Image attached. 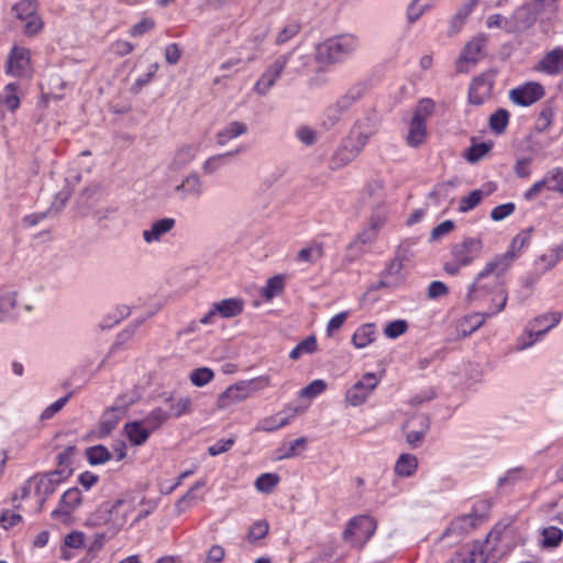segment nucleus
I'll use <instances>...</instances> for the list:
<instances>
[{"instance_id": "nucleus-1", "label": "nucleus", "mask_w": 563, "mask_h": 563, "mask_svg": "<svg viewBox=\"0 0 563 563\" xmlns=\"http://www.w3.org/2000/svg\"><path fill=\"white\" fill-rule=\"evenodd\" d=\"M510 267L511 255H495L494 258L486 263L470 286L466 296L468 301H483L486 297H489L488 309L475 316L479 318V321L473 330L481 327L485 318L493 317L505 309L508 295L505 288L504 275Z\"/></svg>"}, {"instance_id": "nucleus-2", "label": "nucleus", "mask_w": 563, "mask_h": 563, "mask_svg": "<svg viewBox=\"0 0 563 563\" xmlns=\"http://www.w3.org/2000/svg\"><path fill=\"white\" fill-rule=\"evenodd\" d=\"M357 48V40L352 35L331 37L317 48V57L321 62L338 63L353 54Z\"/></svg>"}, {"instance_id": "nucleus-3", "label": "nucleus", "mask_w": 563, "mask_h": 563, "mask_svg": "<svg viewBox=\"0 0 563 563\" xmlns=\"http://www.w3.org/2000/svg\"><path fill=\"white\" fill-rule=\"evenodd\" d=\"M131 506L118 499L113 504H103L91 517L93 525L103 522L109 527L111 534H115L126 522Z\"/></svg>"}, {"instance_id": "nucleus-4", "label": "nucleus", "mask_w": 563, "mask_h": 563, "mask_svg": "<svg viewBox=\"0 0 563 563\" xmlns=\"http://www.w3.org/2000/svg\"><path fill=\"white\" fill-rule=\"evenodd\" d=\"M376 527V521L372 517L357 516L349 521L343 538L352 545L362 548L374 534Z\"/></svg>"}, {"instance_id": "nucleus-5", "label": "nucleus", "mask_w": 563, "mask_h": 563, "mask_svg": "<svg viewBox=\"0 0 563 563\" xmlns=\"http://www.w3.org/2000/svg\"><path fill=\"white\" fill-rule=\"evenodd\" d=\"M375 133L376 128L374 125H358L352 131L351 136L345 142L343 148L336 153V156L341 157L343 163H349L360 154Z\"/></svg>"}, {"instance_id": "nucleus-6", "label": "nucleus", "mask_w": 563, "mask_h": 563, "mask_svg": "<svg viewBox=\"0 0 563 563\" xmlns=\"http://www.w3.org/2000/svg\"><path fill=\"white\" fill-rule=\"evenodd\" d=\"M67 477H69L68 470L53 471L33 477L34 492L38 497V511L42 510L46 499L56 490V487Z\"/></svg>"}, {"instance_id": "nucleus-7", "label": "nucleus", "mask_w": 563, "mask_h": 563, "mask_svg": "<svg viewBox=\"0 0 563 563\" xmlns=\"http://www.w3.org/2000/svg\"><path fill=\"white\" fill-rule=\"evenodd\" d=\"M291 55L292 53L280 55L267 67L254 86L256 93L260 96L268 93L284 71Z\"/></svg>"}, {"instance_id": "nucleus-8", "label": "nucleus", "mask_w": 563, "mask_h": 563, "mask_svg": "<svg viewBox=\"0 0 563 563\" xmlns=\"http://www.w3.org/2000/svg\"><path fill=\"white\" fill-rule=\"evenodd\" d=\"M544 93V88L541 84L530 81L510 90L509 98L516 104L528 107L540 100Z\"/></svg>"}, {"instance_id": "nucleus-9", "label": "nucleus", "mask_w": 563, "mask_h": 563, "mask_svg": "<svg viewBox=\"0 0 563 563\" xmlns=\"http://www.w3.org/2000/svg\"><path fill=\"white\" fill-rule=\"evenodd\" d=\"M378 384V378L374 373H366L363 378L357 382L346 393V401L352 406L362 405L368 395L375 389Z\"/></svg>"}, {"instance_id": "nucleus-10", "label": "nucleus", "mask_w": 563, "mask_h": 563, "mask_svg": "<svg viewBox=\"0 0 563 563\" xmlns=\"http://www.w3.org/2000/svg\"><path fill=\"white\" fill-rule=\"evenodd\" d=\"M482 249L481 239L466 238L463 242L453 245L451 253L455 261L467 266L479 255Z\"/></svg>"}, {"instance_id": "nucleus-11", "label": "nucleus", "mask_w": 563, "mask_h": 563, "mask_svg": "<svg viewBox=\"0 0 563 563\" xmlns=\"http://www.w3.org/2000/svg\"><path fill=\"white\" fill-rule=\"evenodd\" d=\"M486 37L484 35H478L473 37L464 47V51L457 62V70L461 73L468 71V68L465 67V64L475 65L481 56L484 47L486 46Z\"/></svg>"}, {"instance_id": "nucleus-12", "label": "nucleus", "mask_w": 563, "mask_h": 563, "mask_svg": "<svg viewBox=\"0 0 563 563\" xmlns=\"http://www.w3.org/2000/svg\"><path fill=\"white\" fill-rule=\"evenodd\" d=\"M81 503V492L74 487L66 490L60 498L59 507L53 510L52 517L66 522L71 511Z\"/></svg>"}, {"instance_id": "nucleus-13", "label": "nucleus", "mask_w": 563, "mask_h": 563, "mask_svg": "<svg viewBox=\"0 0 563 563\" xmlns=\"http://www.w3.org/2000/svg\"><path fill=\"white\" fill-rule=\"evenodd\" d=\"M494 84V75L482 74L473 79L468 98L474 104H482L489 96Z\"/></svg>"}, {"instance_id": "nucleus-14", "label": "nucleus", "mask_w": 563, "mask_h": 563, "mask_svg": "<svg viewBox=\"0 0 563 563\" xmlns=\"http://www.w3.org/2000/svg\"><path fill=\"white\" fill-rule=\"evenodd\" d=\"M250 398L246 386L242 380L229 386L222 394L219 395L217 407L219 409H227L233 405L242 402Z\"/></svg>"}, {"instance_id": "nucleus-15", "label": "nucleus", "mask_w": 563, "mask_h": 563, "mask_svg": "<svg viewBox=\"0 0 563 563\" xmlns=\"http://www.w3.org/2000/svg\"><path fill=\"white\" fill-rule=\"evenodd\" d=\"M176 225L174 218H162L151 223L148 229L142 232V238L145 243H157L162 238L170 232Z\"/></svg>"}, {"instance_id": "nucleus-16", "label": "nucleus", "mask_w": 563, "mask_h": 563, "mask_svg": "<svg viewBox=\"0 0 563 563\" xmlns=\"http://www.w3.org/2000/svg\"><path fill=\"white\" fill-rule=\"evenodd\" d=\"M406 275L404 273V266L401 263L396 262L393 260L389 265L387 266L386 271L382 274V278L378 282L377 286L374 287V289L379 288H394L402 284L405 280Z\"/></svg>"}, {"instance_id": "nucleus-17", "label": "nucleus", "mask_w": 563, "mask_h": 563, "mask_svg": "<svg viewBox=\"0 0 563 563\" xmlns=\"http://www.w3.org/2000/svg\"><path fill=\"white\" fill-rule=\"evenodd\" d=\"M560 312H551L537 317L530 322L528 328L529 336L536 335L537 338L545 334L550 329L555 327L561 320Z\"/></svg>"}, {"instance_id": "nucleus-18", "label": "nucleus", "mask_w": 563, "mask_h": 563, "mask_svg": "<svg viewBox=\"0 0 563 563\" xmlns=\"http://www.w3.org/2000/svg\"><path fill=\"white\" fill-rule=\"evenodd\" d=\"M510 19V29H514L515 32H521L532 26L538 18L534 15L528 3H525L523 5L515 10Z\"/></svg>"}, {"instance_id": "nucleus-19", "label": "nucleus", "mask_w": 563, "mask_h": 563, "mask_svg": "<svg viewBox=\"0 0 563 563\" xmlns=\"http://www.w3.org/2000/svg\"><path fill=\"white\" fill-rule=\"evenodd\" d=\"M249 131L247 125L244 122L232 121L224 125L217 134L216 141L220 146H224L231 140L236 139Z\"/></svg>"}, {"instance_id": "nucleus-20", "label": "nucleus", "mask_w": 563, "mask_h": 563, "mask_svg": "<svg viewBox=\"0 0 563 563\" xmlns=\"http://www.w3.org/2000/svg\"><path fill=\"white\" fill-rule=\"evenodd\" d=\"M125 413V408L122 406H113L107 409L100 421V434L102 437L110 434V432L115 429L119 421L122 419Z\"/></svg>"}, {"instance_id": "nucleus-21", "label": "nucleus", "mask_w": 563, "mask_h": 563, "mask_svg": "<svg viewBox=\"0 0 563 563\" xmlns=\"http://www.w3.org/2000/svg\"><path fill=\"white\" fill-rule=\"evenodd\" d=\"M29 65V53L25 49L14 47L9 56L7 70L13 76L24 74Z\"/></svg>"}, {"instance_id": "nucleus-22", "label": "nucleus", "mask_w": 563, "mask_h": 563, "mask_svg": "<svg viewBox=\"0 0 563 563\" xmlns=\"http://www.w3.org/2000/svg\"><path fill=\"white\" fill-rule=\"evenodd\" d=\"M540 67L549 75H556L563 71V48L556 47L544 55Z\"/></svg>"}, {"instance_id": "nucleus-23", "label": "nucleus", "mask_w": 563, "mask_h": 563, "mask_svg": "<svg viewBox=\"0 0 563 563\" xmlns=\"http://www.w3.org/2000/svg\"><path fill=\"white\" fill-rule=\"evenodd\" d=\"M175 191L183 194L185 197L200 198L203 192L202 181L196 173H192L176 186Z\"/></svg>"}, {"instance_id": "nucleus-24", "label": "nucleus", "mask_w": 563, "mask_h": 563, "mask_svg": "<svg viewBox=\"0 0 563 563\" xmlns=\"http://www.w3.org/2000/svg\"><path fill=\"white\" fill-rule=\"evenodd\" d=\"M197 153L198 146L196 145H184L179 147L173 157L169 168L175 172L181 170L195 159Z\"/></svg>"}, {"instance_id": "nucleus-25", "label": "nucleus", "mask_w": 563, "mask_h": 563, "mask_svg": "<svg viewBox=\"0 0 563 563\" xmlns=\"http://www.w3.org/2000/svg\"><path fill=\"white\" fill-rule=\"evenodd\" d=\"M366 85L364 82H357L352 86L342 97L338 99L336 110L347 111L357 100H360L365 93Z\"/></svg>"}, {"instance_id": "nucleus-26", "label": "nucleus", "mask_w": 563, "mask_h": 563, "mask_svg": "<svg viewBox=\"0 0 563 563\" xmlns=\"http://www.w3.org/2000/svg\"><path fill=\"white\" fill-rule=\"evenodd\" d=\"M214 306L222 318H233L242 313L244 301L240 298H228L214 302Z\"/></svg>"}, {"instance_id": "nucleus-27", "label": "nucleus", "mask_w": 563, "mask_h": 563, "mask_svg": "<svg viewBox=\"0 0 563 563\" xmlns=\"http://www.w3.org/2000/svg\"><path fill=\"white\" fill-rule=\"evenodd\" d=\"M125 431L129 440L135 444H143L152 433L150 428L144 424V421H134L125 424Z\"/></svg>"}, {"instance_id": "nucleus-28", "label": "nucleus", "mask_w": 563, "mask_h": 563, "mask_svg": "<svg viewBox=\"0 0 563 563\" xmlns=\"http://www.w3.org/2000/svg\"><path fill=\"white\" fill-rule=\"evenodd\" d=\"M415 420L419 421L420 428L418 430L408 431L406 434V440H407L408 444L411 445L412 448H416L419 445V443L422 441V439L424 438V434L427 433V431L429 429V420L424 416H420L412 420H408L404 424V428L405 429L409 428L413 423Z\"/></svg>"}, {"instance_id": "nucleus-29", "label": "nucleus", "mask_w": 563, "mask_h": 563, "mask_svg": "<svg viewBox=\"0 0 563 563\" xmlns=\"http://www.w3.org/2000/svg\"><path fill=\"white\" fill-rule=\"evenodd\" d=\"M495 190V187L489 185L488 189L484 191L483 189H475L470 192L468 196L462 197L460 200L459 211L460 212H468L474 209L485 196H488L490 192Z\"/></svg>"}, {"instance_id": "nucleus-30", "label": "nucleus", "mask_w": 563, "mask_h": 563, "mask_svg": "<svg viewBox=\"0 0 563 563\" xmlns=\"http://www.w3.org/2000/svg\"><path fill=\"white\" fill-rule=\"evenodd\" d=\"M376 338L373 323H366L357 328L352 336V343L356 349L366 347Z\"/></svg>"}, {"instance_id": "nucleus-31", "label": "nucleus", "mask_w": 563, "mask_h": 563, "mask_svg": "<svg viewBox=\"0 0 563 563\" xmlns=\"http://www.w3.org/2000/svg\"><path fill=\"white\" fill-rule=\"evenodd\" d=\"M99 196L100 192L98 187H88L79 194L77 198V206L82 216L96 206Z\"/></svg>"}, {"instance_id": "nucleus-32", "label": "nucleus", "mask_w": 563, "mask_h": 563, "mask_svg": "<svg viewBox=\"0 0 563 563\" xmlns=\"http://www.w3.org/2000/svg\"><path fill=\"white\" fill-rule=\"evenodd\" d=\"M417 467V457L412 454L404 453L398 457L395 464V473L402 477H409L416 472Z\"/></svg>"}, {"instance_id": "nucleus-33", "label": "nucleus", "mask_w": 563, "mask_h": 563, "mask_svg": "<svg viewBox=\"0 0 563 563\" xmlns=\"http://www.w3.org/2000/svg\"><path fill=\"white\" fill-rule=\"evenodd\" d=\"M427 136L426 123L411 120L407 144L411 147L421 145Z\"/></svg>"}, {"instance_id": "nucleus-34", "label": "nucleus", "mask_w": 563, "mask_h": 563, "mask_svg": "<svg viewBox=\"0 0 563 563\" xmlns=\"http://www.w3.org/2000/svg\"><path fill=\"white\" fill-rule=\"evenodd\" d=\"M318 344L314 335H309L299 342L289 353V357L294 361L299 360L305 354H312L317 351Z\"/></svg>"}, {"instance_id": "nucleus-35", "label": "nucleus", "mask_w": 563, "mask_h": 563, "mask_svg": "<svg viewBox=\"0 0 563 563\" xmlns=\"http://www.w3.org/2000/svg\"><path fill=\"white\" fill-rule=\"evenodd\" d=\"M383 184L380 181L369 183L363 196L364 203L368 207L383 203Z\"/></svg>"}, {"instance_id": "nucleus-36", "label": "nucleus", "mask_w": 563, "mask_h": 563, "mask_svg": "<svg viewBox=\"0 0 563 563\" xmlns=\"http://www.w3.org/2000/svg\"><path fill=\"white\" fill-rule=\"evenodd\" d=\"M530 236H531V230L521 231L514 238L509 250L503 254V255H511V265L518 258L519 252L530 241Z\"/></svg>"}, {"instance_id": "nucleus-37", "label": "nucleus", "mask_w": 563, "mask_h": 563, "mask_svg": "<svg viewBox=\"0 0 563 563\" xmlns=\"http://www.w3.org/2000/svg\"><path fill=\"white\" fill-rule=\"evenodd\" d=\"M324 254L322 243H313L298 252L297 258L301 262L316 263Z\"/></svg>"}, {"instance_id": "nucleus-38", "label": "nucleus", "mask_w": 563, "mask_h": 563, "mask_svg": "<svg viewBox=\"0 0 563 563\" xmlns=\"http://www.w3.org/2000/svg\"><path fill=\"white\" fill-rule=\"evenodd\" d=\"M376 230H373L372 227H369V229L367 230H364L363 232H361L356 239L351 242V244L349 245V250L351 252L353 251H356L353 256H352V260L357 257L361 253H362V245L366 244V243H371L375 240L376 238Z\"/></svg>"}, {"instance_id": "nucleus-39", "label": "nucleus", "mask_w": 563, "mask_h": 563, "mask_svg": "<svg viewBox=\"0 0 563 563\" xmlns=\"http://www.w3.org/2000/svg\"><path fill=\"white\" fill-rule=\"evenodd\" d=\"M169 412L164 410L161 407L153 409L144 419V424H146L150 430L153 432L157 430L168 418Z\"/></svg>"}, {"instance_id": "nucleus-40", "label": "nucleus", "mask_w": 563, "mask_h": 563, "mask_svg": "<svg viewBox=\"0 0 563 563\" xmlns=\"http://www.w3.org/2000/svg\"><path fill=\"white\" fill-rule=\"evenodd\" d=\"M86 456L90 464L98 465L109 461L112 454L106 446L95 445L86 450Z\"/></svg>"}, {"instance_id": "nucleus-41", "label": "nucleus", "mask_w": 563, "mask_h": 563, "mask_svg": "<svg viewBox=\"0 0 563 563\" xmlns=\"http://www.w3.org/2000/svg\"><path fill=\"white\" fill-rule=\"evenodd\" d=\"M509 122V112L505 109H498L489 118V126L497 134L504 133Z\"/></svg>"}, {"instance_id": "nucleus-42", "label": "nucleus", "mask_w": 563, "mask_h": 563, "mask_svg": "<svg viewBox=\"0 0 563 563\" xmlns=\"http://www.w3.org/2000/svg\"><path fill=\"white\" fill-rule=\"evenodd\" d=\"M477 519L476 515H464L452 521L450 529L453 532L467 533L475 528Z\"/></svg>"}, {"instance_id": "nucleus-43", "label": "nucleus", "mask_w": 563, "mask_h": 563, "mask_svg": "<svg viewBox=\"0 0 563 563\" xmlns=\"http://www.w3.org/2000/svg\"><path fill=\"white\" fill-rule=\"evenodd\" d=\"M283 290L284 278L280 275H276L267 280L266 286L262 290V295L266 300H271L280 295Z\"/></svg>"}, {"instance_id": "nucleus-44", "label": "nucleus", "mask_w": 563, "mask_h": 563, "mask_svg": "<svg viewBox=\"0 0 563 563\" xmlns=\"http://www.w3.org/2000/svg\"><path fill=\"white\" fill-rule=\"evenodd\" d=\"M166 402H169V416L179 418L183 415L189 413L191 411V399L189 397H181L177 399L175 402L172 401V398H167Z\"/></svg>"}, {"instance_id": "nucleus-45", "label": "nucleus", "mask_w": 563, "mask_h": 563, "mask_svg": "<svg viewBox=\"0 0 563 563\" xmlns=\"http://www.w3.org/2000/svg\"><path fill=\"white\" fill-rule=\"evenodd\" d=\"M555 108L551 101H547L537 120V129L541 132L545 131L552 123L554 117Z\"/></svg>"}, {"instance_id": "nucleus-46", "label": "nucleus", "mask_w": 563, "mask_h": 563, "mask_svg": "<svg viewBox=\"0 0 563 563\" xmlns=\"http://www.w3.org/2000/svg\"><path fill=\"white\" fill-rule=\"evenodd\" d=\"M279 476L274 473H264L255 481V487L258 492L269 494L278 484Z\"/></svg>"}, {"instance_id": "nucleus-47", "label": "nucleus", "mask_w": 563, "mask_h": 563, "mask_svg": "<svg viewBox=\"0 0 563 563\" xmlns=\"http://www.w3.org/2000/svg\"><path fill=\"white\" fill-rule=\"evenodd\" d=\"M214 377V373L209 367H199L190 373V382L197 386L202 387L210 383Z\"/></svg>"}, {"instance_id": "nucleus-48", "label": "nucleus", "mask_w": 563, "mask_h": 563, "mask_svg": "<svg viewBox=\"0 0 563 563\" xmlns=\"http://www.w3.org/2000/svg\"><path fill=\"white\" fill-rule=\"evenodd\" d=\"M542 545L545 548H554L560 544L563 539V531L556 527H548L542 530Z\"/></svg>"}, {"instance_id": "nucleus-49", "label": "nucleus", "mask_w": 563, "mask_h": 563, "mask_svg": "<svg viewBox=\"0 0 563 563\" xmlns=\"http://www.w3.org/2000/svg\"><path fill=\"white\" fill-rule=\"evenodd\" d=\"M12 11L20 20H27L35 14L36 5L34 0H22L13 5Z\"/></svg>"}, {"instance_id": "nucleus-50", "label": "nucleus", "mask_w": 563, "mask_h": 563, "mask_svg": "<svg viewBox=\"0 0 563 563\" xmlns=\"http://www.w3.org/2000/svg\"><path fill=\"white\" fill-rule=\"evenodd\" d=\"M242 151H244V148L241 146L239 148H236L235 151L233 152H228L225 154H219V155H214V156H211L209 157L203 166H202V169L206 174H212L213 172H216L218 169V167L220 166V163L228 156H232V155H235V154H239L241 153Z\"/></svg>"}, {"instance_id": "nucleus-51", "label": "nucleus", "mask_w": 563, "mask_h": 563, "mask_svg": "<svg viewBox=\"0 0 563 563\" xmlns=\"http://www.w3.org/2000/svg\"><path fill=\"white\" fill-rule=\"evenodd\" d=\"M242 382L246 386L247 393L251 397L253 394L267 388L271 385V377L268 375H262V376H258V377H255V378H252L249 380H242Z\"/></svg>"}, {"instance_id": "nucleus-52", "label": "nucleus", "mask_w": 563, "mask_h": 563, "mask_svg": "<svg viewBox=\"0 0 563 563\" xmlns=\"http://www.w3.org/2000/svg\"><path fill=\"white\" fill-rule=\"evenodd\" d=\"M75 446H67L64 451H62L57 455V468L55 471L68 470L70 476L73 473L71 460L75 455Z\"/></svg>"}, {"instance_id": "nucleus-53", "label": "nucleus", "mask_w": 563, "mask_h": 563, "mask_svg": "<svg viewBox=\"0 0 563 563\" xmlns=\"http://www.w3.org/2000/svg\"><path fill=\"white\" fill-rule=\"evenodd\" d=\"M408 330V323L406 320H395L389 322L385 329L384 334L389 339H397L398 336L406 333Z\"/></svg>"}, {"instance_id": "nucleus-54", "label": "nucleus", "mask_w": 563, "mask_h": 563, "mask_svg": "<svg viewBox=\"0 0 563 563\" xmlns=\"http://www.w3.org/2000/svg\"><path fill=\"white\" fill-rule=\"evenodd\" d=\"M548 190L563 194V168H554L547 173Z\"/></svg>"}, {"instance_id": "nucleus-55", "label": "nucleus", "mask_w": 563, "mask_h": 563, "mask_svg": "<svg viewBox=\"0 0 563 563\" xmlns=\"http://www.w3.org/2000/svg\"><path fill=\"white\" fill-rule=\"evenodd\" d=\"M16 305L15 292H5L0 296V321H3Z\"/></svg>"}, {"instance_id": "nucleus-56", "label": "nucleus", "mask_w": 563, "mask_h": 563, "mask_svg": "<svg viewBox=\"0 0 563 563\" xmlns=\"http://www.w3.org/2000/svg\"><path fill=\"white\" fill-rule=\"evenodd\" d=\"M434 103L432 100L422 99L416 108L412 120L424 123L426 119L432 113Z\"/></svg>"}, {"instance_id": "nucleus-57", "label": "nucleus", "mask_w": 563, "mask_h": 563, "mask_svg": "<svg viewBox=\"0 0 563 563\" xmlns=\"http://www.w3.org/2000/svg\"><path fill=\"white\" fill-rule=\"evenodd\" d=\"M327 388V384L322 379H316L311 382L308 386L302 388L299 393L302 398H313L321 393H323Z\"/></svg>"}, {"instance_id": "nucleus-58", "label": "nucleus", "mask_w": 563, "mask_h": 563, "mask_svg": "<svg viewBox=\"0 0 563 563\" xmlns=\"http://www.w3.org/2000/svg\"><path fill=\"white\" fill-rule=\"evenodd\" d=\"M269 526L267 521L261 520L255 522L247 533V540L250 542H255L260 539H263L268 533Z\"/></svg>"}, {"instance_id": "nucleus-59", "label": "nucleus", "mask_w": 563, "mask_h": 563, "mask_svg": "<svg viewBox=\"0 0 563 563\" xmlns=\"http://www.w3.org/2000/svg\"><path fill=\"white\" fill-rule=\"evenodd\" d=\"M492 148V144L478 143L474 144L467 152L466 158L471 163L482 159Z\"/></svg>"}, {"instance_id": "nucleus-60", "label": "nucleus", "mask_w": 563, "mask_h": 563, "mask_svg": "<svg viewBox=\"0 0 563 563\" xmlns=\"http://www.w3.org/2000/svg\"><path fill=\"white\" fill-rule=\"evenodd\" d=\"M429 8V4L422 3V0H413L407 9V19L410 23L416 22Z\"/></svg>"}, {"instance_id": "nucleus-61", "label": "nucleus", "mask_w": 563, "mask_h": 563, "mask_svg": "<svg viewBox=\"0 0 563 563\" xmlns=\"http://www.w3.org/2000/svg\"><path fill=\"white\" fill-rule=\"evenodd\" d=\"M372 209L371 227L373 230H379L386 220V210L382 203L369 207Z\"/></svg>"}, {"instance_id": "nucleus-62", "label": "nucleus", "mask_w": 563, "mask_h": 563, "mask_svg": "<svg viewBox=\"0 0 563 563\" xmlns=\"http://www.w3.org/2000/svg\"><path fill=\"white\" fill-rule=\"evenodd\" d=\"M548 186H549V180H548V177H547V174L544 175V177L540 180H538L537 183H534L525 194H523V198L527 200V201H532L534 200L544 189H548Z\"/></svg>"}, {"instance_id": "nucleus-63", "label": "nucleus", "mask_w": 563, "mask_h": 563, "mask_svg": "<svg viewBox=\"0 0 563 563\" xmlns=\"http://www.w3.org/2000/svg\"><path fill=\"white\" fill-rule=\"evenodd\" d=\"M488 27H500L504 29L508 33H514V29L511 27V19L505 18L500 14H493L487 19L486 22Z\"/></svg>"}, {"instance_id": "nucleus-64", "label": "nucleus", "mask_w": 563, "mask_h": 563, "mask_svg": "<svg viewBox=\"0 0 563 563\" xmlns=\"http://www.w3.org/2000/svg\"><path fill=\"white\" fill-rule=\"evenodd\" d=\"M476 553L474 550L463 549L456 552L448 563H475Z\"/></svg>"}]
</instances>
